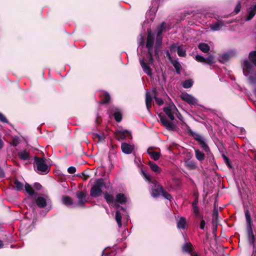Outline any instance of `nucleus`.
Masks as SVG:
<instances>
[{"instance_id":"56","label":"nucleus","mask_w":256,"mask_h":256,"mask_svg":"<svg viewBox=\"0 0 256 256\" xmlns=\"http://www.w3.org/2000/svg\"><path fill=\"white\" fill-rule=\"evenodd\" d=\"M205 222L204 220H202L200 223V228L202 230H204L205 226Z\"/></svg>"},{"instance_id":"2","label":"nucleus","mask_w":256,"mask_h":256,"mask_svg":"<svg viewBox=\"0 0 256 256\" xmlns=\"http://www.w3.org/2000/svg\"><path fill=\"white\" fill-rule=\"evenodd\" d=\"M141 173L145 180L151 184L152 196L154 198L158 197L162 194L164 190L162 186L158 184L156 180H153L150 174L146 173L142 170Z\"/></svg>"},{"instance_id":"55","label":"nucleus","mask_w":256,"mask_h":256,"mask_svg":"<svg viewBox=\"0 0 256 256\" xmlns=\"http://www.w3.org/2000/svg\"><path fill=\"white\" fill-rule=\"evenodd\" d=\"M166 57L168 58V59L170 61L173 58L171 56V55L168 50H166Z\"/></svg>"},{"instance_id":"14","label":"nucleus","mask_w":256,"mask_h":256,"mask_svg":"<svg viewBox=\"0 0 256 256\" xmlns=\"http://www.w3.org/2000/svg\"><path fill=\"white\" fill-rule=\"evenodd\" d=\"M110 114H113L115 120L120 122L122 119V114L120 110L116 107H112L109 110Z\"/></svg>"},{"instance_id":"31","label":"nucleus","mask_w":256,"mask_h":256,"mask_svg":"<svg viewBox=\"0 0 256 256\" xmlns=\"http://www.w3.org/2000/svg\"><path fill=\"white\" fill-rule=\"evenodd\" d=\"M177 52L178 56L184 57L186 56V50L183 46H179L177 48Z\"/></svg>"},{"instance_id":"5","label":"nucleus","mask_w":256,"mask_h":256,"mask_svg":"<svg viewBox=\"0 0 256 256\" xmlns=\"http://www.w3.org/2000/svg\"><path fill=\"white\" fill-rule=\"evenodd\" d=\"M106 184L102 178L96 180L94 183L90 191V195L93 198H98L102 194V190L105 188Z\"/></svg>"},{"instance_id":"27","label":"nucleus","mask_w":256,"mask_h":256,"mask_svg":"<svg viewBox=\"0 0 256 256\" xmlns=\"http://www.w3.org/2000/svg\"><path fill=\"white\" fill-rule=\"evenodd\" d=\"M152 100V96L147 92H146V108L148 110L151 106Z\"/></svg>"},{"instance_id":"13","label":"nucleus","mask_w":256,"mask_h":256,"mask_svg":"<svg viewBox=\"0 0 256 256\" xmlns=\"http://www.w3.org/2000/svg\"><path fill=\"white\" fill-rule=\"evenodd\" d=\"M181 98L182 100L188 102V104L194 106L198 104V100L196 98L192 95L187 93L182 94L181 96Z\"/></svg>"},{"instance_id":"57","label":"nucleus","mask_w":256,"mask_h":256,"mask_svg":"<svg viewBox=\"0 0 256 256\" xmlns=\"http://www.w3.org/2000/svg\"><path fill=\"white\" fill-rule=\"evenodd\" d=\"M176 115L177 116L178 118L180 121H182V122L183 121V119H184V118H183V116H182V114H180V112H177V114H176Z\"/></svg>"},{"instance_id":"4","label":"nucleus","mask_w":256,"mask_h":256,"mask_svg":"<svg viewBox=\"0 0 256 256\" xmlns=\"http://www.w3.org/2000/svg\"><path fill=\"white\" fill-rule=\"evenodd\" d=\"M44 158L34 157V166L36 168V172L40 174H46L48 172L50 168L46 164Z\"/></svg>"},{"instance_id":"60","label":"nucleus","mask_w":256,"mask_h":256,"mask_svg":"<svg viewBox=\"0 0 256 256\" xmlns=\"http://www.w3.org/2000/svg\"><path fill=\"white\" fill-rule=\"evenodd\" d=\"M4 246V244L2 240H0V248H2Z\"/></svg>"},{"instance_id":"24","label":"nucleus","mask_w":256,"mask_h":256,"mask_svg":"<svg viewBox=\"0 0 256 256\" xmlns=\"http://www.w3.org/2000/svg\"><path fill=\"white\" fill-rule=\"evenodd\" d=\"M62 202L66 206H70L73 204L74 202L72 198L68 196H64L62 198Z\"/></svg>"},{"instance_id":"42","label":"nucleus","mask_w":256,"mask_h":256,"mask_svg":"<svg viewBox=\"0 0 256 256\" xmlns=\"http://www.w3.org/2000/svg\"><path fill=\"white\" fill-rule=\"evenodd\" d=\"M206 64L211 65L214 63V57L212 55H209L207 58H206Z\"/></svg>"},{"instance_id":"11","label":"nucleus","mask_w":256,"mask_h":256,"mask_svg":"<svg viewBox=\"0 0 256 256\" xmlns=\"http://www.w3.org/2000/svg\"><path fill=\"white\" fill-rule=\"evenodd\" d=\"M76 198L78 199V202L76 206L80 207H84L85 204L87 202L86 197L87 194L84 191H78L76 194Z\"/></svg>"},{"instance_id":"64","label":"nucleus","mask_w":256,"mask_h":256,"mask_svg":"<svg viewBox=\"0 0 256 256\" xmlns=\"http://www.w3.org/2000/svg\"><path fill=\"white\" fill-rule=\"evenodd\" d=\"M104 251L103 250L102 252V256H104Z\"/></svg>"},{"instance_id":"26","label":"nucleus","mask_w":256,"mask_h":256,"mask_svg":"<svg viewBox=\"0 0 256 256\" xmlns=\"http://www.w3.org/2000/svg\"><path fill=\"white\" fill-rule=\"evenodd\" d=\"M126 134H129V132L126 130L118 131L116 137L119 140H124L126 138Z\"/></svg>"},{"instance_id":"6","label":"nucleus","mask_w":256,"mask_h":256,"mask_svg":"<svg viewBox=\"0 0 256 256\" xmlns=\"http://www.w3.org/2000/svg\"><path fill=\"white\" fill-rule=\"evenodd\" d=\"M35 202L39 208H46L48 212L52 208V201L48 196L42 194L35 198Z\"/></svg>"},{"instance_id":"47","label":"nucleus","mask_w":256,"mask_h":256,"mask_svg":"<svg viewBox=\"0 0 256 256\" xmlns=\"http://www.w3.org/2000/svg\"><path fill=\"white\" fill-rule=\"evenodd\" d=\"M248 82L252 84H254L256 83V78L254 76H250L248 78Z\"/></svg>"},{"instance_id":"51","label":"nucleus","mask_w":256,"mask_h":256,"mask_svg":"<svg viewBox=\"0 0 256 256\" xmlns=\"http://www.w3.org/2000/svg\"><path fill=\"white\" fill-rule=\"evenodd\" d=\"M68 172L70 174H73L76 172V168L74 166H70L68 168Z\"/></svg>"},{"instance_id":"7","label":"nucleus","mask_w":256,"mask_h":256,"mask_svg":"<svg viewBox=\"0 0 256 256\" xmlns=\"http://www.w3.org/2000/svg\"><path fill=\"white\" fill-rule=\"evenodd\" d=\"M166 23L164 22H162L160 25L157 28V32H156V48L154 50V56L156 57H158V48L160 46L162 38V34L164 29L165 28Z\"/></svg>"},{"instance_id":"20","label":"nucleus","mask_w":256,"mask_h":256,"mask_svg":"<svg viewBox=\"0 0 256 256\" xmlns=\"http://www.w3.org/2000/svg\"><path fill=\"white\" fill-rule=\"evenodd\" d=\"M184 164L188 169L190 170H194L196 168L195 162L189 159L184 160Z\"/></svg>"},{"instance_id":"8","label":"nucleus","mask_w":256,"mask_h":256,"mask_svg":"<svg viewBox=\"0 0 256 256\" xmlns=\"http://www.w3.org/2000/svg\"><path fill=\"white\" fill-rule=\"evenodd\" d=\"M188 132L192 136L195 140H196L200 145L202 149L205 151H208L209 148L204 138L200 134L192 131V130L189 129Z\"/></svg>"},{"instance_id":"18","label":"nucleus","mask_w":256,"mask_h":256,"mask_svg":"<svg viewBox=\"0 0 256 256\" xmlns=\"http://www.w3.org/2000/svg\"><path fill=\"white\" fill-rule=\"evenodd\" d=\"M127 202V198L123 194H116L114 202V204L118 206V204H124Z\"/></svg>"},{"instance_id":"19","label":"nucleus","mask_w":256,"mask_h":256,"mask_svg":"<svg viewBox=\"0 0 256 256\" xmlns=\"http://www.w3.org/2000/svg\"><path fill=\"white\" fill-rule=\"evenodd\" d=\"M224 26L222 20H218L216 22L210 24V28L212 31H218Z\"/></svg>"},{"instance_id":"54","label":"nucleus","mask_w":256,"mask_h":256,"mask_svg":"<svg viewBox=\"0 0 256 256\" xmlns=\"http://www.w3.org/2000/svg\"><path fill=\"white\" fill-rule=\"evenodd\" d=\"M193 211L196 216H198L199 210H198V206L193 207Z\"/></svg>"},{"instance_id":"3","label":"nucleus","mask_w":256,"mask_h":256,"mask_svg":"<svg viewBox=\"0 0 256 256\" xmlns=\"http://www.w3.org/2000/svg\"><path fill=\"white\" fill-rule=\"evenodd\" d=\"M245 216L246 223L247 238L249 244L253 248V252H256L255 236L254 234L250 215L248 210H245Z\"/></svg>"},{"instance_id":"41","label":"nucleus","mask_w":256,"mask_h":256,"mask_svg":"<svg viewBox=\"0 0 256 256\" xmlns=\"http://www.w3.org/2000/svg\"><path fill=\"white\" fill-rule=\"evenodd\" d=\"M15 188L18 191L22 190L24 188V184L18 180H15L14 182Z\"/></svg>"},{"instance_id":"21","label":"nucleus","mask_w":256,"mask_h":256,"mask_svg":"<svg viewBox=\"0 0 256 256\" xmlns=\"http://www.w3.org/2000/svg\"><path fill=\"white\" fill-rule=\"evenodd\" d=\"M19 158L24 160H28L30 158V154L26 150H20L18 152Z\"/></svg>"},{"instance_id":"44","label":"nucleus","mask_w":256,"mask_h":256,"mask_svg":"<svg viewBox=\"0 0 256 256\" xmlns=\"http://www.w3.org/2000/svg\"><path fill=\"white\" fill-rule=\"evenodd\" d=\"M162 195L166 200H170L172 198L171 195L168 192H165L164 190L162 191Z\"/></svg>"},{"instance_id":"1","label":"nucleus","mask_w":256,"mask_h":256,"mask_svg":"<svg viewBox=\"0 0 256 256\" xmlns=\"http://www.w3.org/2000/svg\"><path fill=\"white\" fill-rule=\"evenodd\" d=\"M154 36L152 34L150 30L148 31L147 37V42L146 47L148 48V52L146 56L144 57L141 55V58H140V63L144 72L148 76H152L153 74L152 69L150 65H152L154 60L153 58V45L154 42Z\"/></svg>"},{"instance_id":"17","label":"nucleus","mask_w":256,"mask_h":256,"mask_svg":"<svg viewBox=\"0 0 256 256\" xmlns=\"http://www.w3.org/2000/svg\"><path fill=\"white\" fill-rule=\"evenodd\" d=\"M134 146L128 144L126 142L122 144L121 148L122 152L125 154H130L134 150Z\"/></svg>"},{"instance_id":"40","label":"nucleus","mask_w":256,"mask_h":256,"mask_svg":"<svg viewBox=\"0 0 256 256\" xmlns=\"http://www.w3.org/2000/svg\"><path fill=\"white\" fill-rule=\"evenodd\" d=\"M121 219H122L121 214L118 211H116V222H117L119 228H120L122 225V222H121Z\"/></svg>"},{"instance_id":"53","label":"nucleus","mask_w":256,"mask_h":256,"mask_svg":"<svg viewBox=\"0 0 256 256\" xmlns=\"http://www.w3.org/2000/svg\"><path fill=\"white\" fill-rule=\"evenodd\" d=\"M42 186L38 183H35L34 184V188L36 190H40L42 188Z\"/></svg>"},{"instance_id":"25","label":"nucleus","mask_w":256,"mask_h":256,"mask_svg":"<svg viewBox=\"0 0 256 256\" xmlns=\"http://www.w3.org/2000/svg\"><path fill=\"white\" fill-rule=\"evenodd\" d=\"M186 222L184 217H181L177 222V227L179 229L184 230L186 228Z\"/></svg>"},{"instance_id":"10","label":"nucleus","mask_w":256,"mask_h":256,"mask_svg":"<svg viewBox=\"0 0 256 256\" xmlns=\"http://www.w3.org/2000/svg\"><path fill=\"white\" fill-rule=\"evenodd\" d=\"M158 117L160 122L164 127L168 130H174L176 128V126L172 122L168 120L166 116L162 114H160Z\"/></svg>"},{"instance_id":"48","label":"nucleus","mask_w":256,"mask_h":256,"mask_svg":"<svg viewBox=\"0 0 256 256\" xmlns=\"http://www.w3.org/2000/svg\"><path fill=\"white\" fill-rule=\"evenodd\" d=\"M19 144V138L18 137H14L12 139V145L14 146H16Z\"/></svg>"},{"instance_id":"16","label":"nucleus","mask_w":256,"mask_h":256,"mask_svg":"<svg viewBox=\"0 0 256 256\" xmlns=\"http://www.w3.org/2000/svg\"><path fill=\"white\" fill-rule=\"evenodd\" d=\"M247 12L248 14L246 16V20H250L256 14V4L250 5V6L248 8Z\"/></svg>"},{"instance_id":"46","label":"nucleus","mask_w":256,"mask_h":256,"mask_svg":"<svg viewBox=\"0 0 256 256\" xmlns=\"http://www.w3.org/2000/svg\"><path fill=\"white\" fill-rule=\"evenodd\" d=\"M0 122L4 123H8V122L4 114L0 112Z\"/></svg>"},{"instance_id":"50","label":"nucleus","mask_w":256,"mask_h":256,"mask_svg":"<svg viewBox=\"0 0 256 256\" xmlns=\"http://www.w3.org/2000/svg\"><path fill=\"white\" fill-rule=\"evenodd\" d=\"M154 100L158 104L159 106L162 105L164 103L163 100L162 98H158L156 96H154Z\"/></svg>"},{"instance_id":"39","label":"nucleus","mask_w":256,"mask_h":256,"mask_svg":"<svg viewBox=\"0 0 256 256\" xmlns=\"http://www.w3.org/2000/svg\"><path fill=\"white\" fill-rule=\"evenodd\" d=\"M250 60L256 66V52L252 51L249 54Z\"/></svg>"},{"instance_id":"34","label":"nucleus","mask_w":256,"mask_h":256,"mask_svg":"<svg viewBox=\"0 0 256 256\" xmlns=\"http://www.w3.org/2000/svg\"><path fill=\"white\" fill-rule=\"evenodd\" d=\"M24 188L26 192L30 196H35L36 193L34 192L32 188L28 184H26L24 186Z\"/></svg>"},{"instance_id":"35","label":"nucleus","mask_w":256,"mask_h":256,"mask_svg":"<svg viewBox=\"0 0 256 256\" xmlns=\"http://www.w3.org/2000/svg\"><path fill=\"white\" fill-rule=\"evenodd\" d=\"M230 58V54H222L219 58V60L220 62L224 63L228 61Z\"/></svg>"},{"instance_id":"33","label":"nucleus","mask_w":256,"mask_h":256,"mask_svg":"<svg viewBox=\"0 0 256 256\" xmlns=\"http://www.w3.org/2000/svg\"><path fill=\"white\" fill-rule=\"evenodd\" d=\"M195 156L199 161H202L204 159V154L198 150H195Z\"/></svg>"},{"instance_id":"37","label":"nucleus","mask_w":256,"mask_h":256,"mask_svg":"<svg viewBox=\"0 0 256 256\" xmlns=\"http://www.w3.org/2000/svg\"><path fill=\"white\" fill-rule=\"evenodd\" d=\"M193 82L191 79L186 80L182 82V86L185 88H188L192 86Z\"/></svg>"},{"instance_id":"12","label":"nucleus","mask_w":256,"mask_h":256,"mask_svg":"<svg viewBox=\"0 0 256 256\" xmlns=\"http://www.w3.org/2000/svg\"><path fill=\"white\" fill-rule=\"evenodd\" d=\"M242 68L244 75L248 77L253 72L254 66L248 59H246L243 62Z\"/></svg>"},{"instance_id":"32","label":"nucleus","mask_w":256,"mask_h":256,"mask_svg":"<svg viewBox=\"0 0 256 256\" xmlns=\"http://www.w3.org/2000/svg\"><path fill=\"white\" fill-rule=\"evenodd\" d=\"M104 198L107 203L109 204L114 203L115 200H114V196L108 192L104 194Z\"/></svg>"},{"instance_id":"29","label":"nucleus","mask_w":256,"mask_h":256,"mask_svg":"<svg viewBox=\"0 0 256 256\" xmlns=\"http://www.w3.org/2000/svg\"><path fill=\"white\" fill-rule=\"evenodd\" d=\"M148 153L154 160H158L160 156V153L154 151H150V149L148 150Z\"/></svg>"},{"instance_id":"62","label":"nucleus","mask_w":256,"mask_h":256,"mask_svg":"<svg viewBox=\"0 0 256 256\" xmlns=\"http://www.w3.org/2000/svg\"><path fill=\"white\" fill-rule=\"evenodd\" d=\"M154 14H152V18H150V20H151V21H152V20H153L154 19Z\"/></svg>"},{"instance_id":"22","label":"nucleus","mask_w":256,"mask_h":256,"mask_svg":"<svg viewBox=\"0 0 256 256\" xmlns=\"http://www.w3.org/2000/svg\"><path fill=\"white\" fill-rule=\"evenodd\" d=\"M100 96L102 100L103 103H107L110 100V94L106 92H100Z\"/></svg>"},{"instance_id":"23","label":"nucleus","mask_w":256,"mask_h":256,"mask_svg":"<svg viewBox=\"0 0 256 256\" xmlns=\"http://www.w3.org/2000/svg\"><path fill=\"white\" fill-rule=\"evenodd\" d=\"M170 63L173 65L174 67L176 72L178 74L180 73V70L181 68V65L178 61V59H174L172 58L171 60L170 61Z\"/></svg>"},{"instance_id":"28","label":"nucleus","mask_w":256,"mask_h":256,"mask_svg":"<svg viewBox=\"0 0 256 256\" xmlns=\"http://www.w3.org/2000/svg\"><path fill=\"white\" fill-rule=\"evenodd\" d=\"M149 166L151 170L156 174H159L161 172L160 168L155 163L150 162H149Z\"/></svg>"},{"instance_id":"45","label":"nucleus","mask_w":256,"mask_h":256,"mask_svg":"<svg viewBox=\"0 0 256 256\" xmlns=\"http://www.w3.org/2000/svg\"><path fill=\"white\" fill-rule=\"evenodd\" d=\"M222 156L223 158V159L224 160V162H225V163L230 168H232V166L230 164V160H229V159L226 156H225L224 154H222Z\"/></svg>"},{"instance_id":"58","label":"nucleus","mask_w":256,"mask_h":256,"mask_svg":"<svg viewBox=\"0 0 256 256\" xmlns=\"http://www.w3.org/2000/svg\"><path fill=\"white\" fill-rule=\"evenodd\" d=\"M4 173L2 169L0 168V178H4Z\"/></svg>"},{"instance_id":"30","label":"nucleus","mask_w":256,"mask_h":256,"mask_svg":"<svg viewBox=\"0 0 256 256\" xmlns=\"http://www.w3.org/2000/svg\"><path fill=\"white\" fill-rule=\"evenodd\" d=\"M198 48L201 51L205 53L208 52L210 50L209 46L205 43H200Z\"/></svg>"},{"instance_id":"63","label":"nucleus","mask_w":256,"mask_h":256,"mask_svg":"<svg viewBox=\"0 0 256 256\" xmlns=\"http://www.w3.org/2000/svg\"><path fill=\"white\" fill-rule=\"evenodd\" d=\"M140 43L142 44V47L144 45V42L143 41H142Z\"/></svg>"},{"instance_id":"61","label":"nucleus","mask_w":256,"mask_h":256,"mask_svg":"<svg viewBox=\"0 0 256 256\" xmlns=\"http://www.w3.org/2000/svg\"><path fill=\"white\" fill-rule=\"evenodd\" d=\"M96 124H99L100 123V121H99V118L98 117H97L96 120Z\"/></svg>"},{"instance_id":"52","label":"nucleus","mask_w":256,"mask_h":256,"mask_svg":"<svg viewBox=\"0 0 256 256\" xmlns=\"http://www.w3.org/2000/svg\"><path fill=\"white\" fill-rule=\"evenodd\" d=\"M240 3L238 4L236 6V8L234 9V12L236 14H238L240 10Z\"/></svg>"},{"instance_id":"38","label":"nucleus","mask_w":256,"mask_h":256,"mask_svg":"<svg viewBox=\"0 0 256 256\" xmlns=\"http://www.w3.org/2000/svg\"><path fill=\"white\" fill-rule=\"evenodd\" d=\"M92 134L94 139L98 138V142L104 141L106 138L104 134H98L97 133H94Z\"/></svg>"},{"instance_id":"49","label":"nucleus","mask_w":256,"mask_h":256,"mask_svg":"<svg viewBox=\"0 0 256 256\" xmlns=\"http://www.w3.org/2000/svg\"><path fill=\"white\" fill-rule=\"evenodd\" d=\"M178 46H178L176 44H172L170 46V50L171 52H175L176 50H177V48Z\"/></svg>"},{"instance_id":"36","label":"nucleus","mask_w":256,"mask_h":256,"mask_svg":"<svg viewBox=\"0 0 256 256\" xmlns=\"http://www.w3.org/2000/svg\"><path fill=\"white\" fill-rule=\"evenodd\" d=\"M218 210L216 209H214L212 213V223L213 226L216 225V226L218 219Z\"/></svg>"},{"instance_id":"59","label":"nucleus","mask_w":256,"mask_h":256,"mask_svg":"<svg viewBox=\"0 0 256 256\" xmlns=\"http://www.w3.org/2000/svg\"><path fill=\"white\" fill-rule=\"evenodd\" d=\"M198 202L197 200H195L192 203V207L197 206Z\"/></svg>"},{"instance_id":"43","label":"nucleus","mask_w":256,"mask_h":256,"mask_svg":"<svg viewBox=\"0 0 256 256\" xmlns=\"http://www.w3.org/2000/svg\"><path fill=\"white\" fill-rule=\"evenodd\" d=\"M196 60L198 61V62H202V63H206V58H204V56L197 54L196 56Z\"/></svg>"},{"instance_id":"15","label":"nucleus","mask_w":256,"mask_h":256,"mask_svg":"<svg viewBox=\"0 0 256 256\" xmlns=\"http://www.w3.org/2000/svg\"><path fill=\"white\" fill-rule=\"evenodd\" d=\"M182 250L184 252L190 254L191 256H198L197 254L192 252V246L190 242H185L182 246Z\"/></svg>"},{"instance_id":"9","label":"nucleus","mask_w":256,"mask_h":256,"mask_svg":"<svg viewBox=\"0 0 256 256\" xmlns=\"http://www.w3.org/2000/svg\"><path fill=\"white\" fill-rule=\"evenodd\" d=\"M164 111L171 120H174V116L178 112L176 107L174 104H170L168 106L164 107Z\"/></svg>"}]
</instances>
